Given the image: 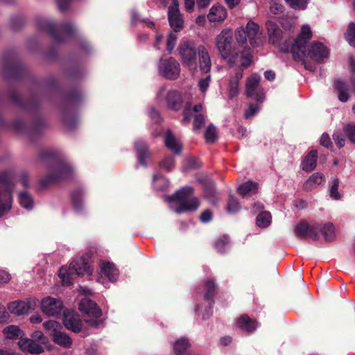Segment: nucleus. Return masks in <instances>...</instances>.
I'll return each mask as SVG.
<instances>
[{
	"label": "nucleus",
	"mask_w": 355,
	"mask_h": 355,
	"mask_svg": "<svg viewBox=\"0 0 355 355\" xmlns=\"http://www.w3.org/2000/svg\"><path fill=\"white\" fill-rule=\"evenodd\" d=\"M150 116L155 123H159L162 121L159 112L155 108L150 110Z\"/></svg>",
	"instance_id": "774afa93"
},
{
	"label": "nucleus",
	"mask_w": 355,
	"mask_h": 355,
	"mask_svg": "<svg viewBox=\"0 0 355 355\" xmlns=\"http://www.w3.org/2000/svg\"><path fill=\"white\" fill-rule=\"evenodd\" d=\"M136 148L138 153L139 159L141 163H144L146 158L149 155L148 148L146 144L138 141L136 143Z\"/></svg>",
	"instance_id": "4c0bfd02"
},
{
	"label": "nucleus",
	"mask_w": 355,
	"mask_h": 355,
	"mask_svg": "<svg viewBox=\"0 0 355 355\" xmlns=\"http://www.w3.org/2000/svg\"><path fill=\"white\" fill-rule=\"evenodd\" d=\"M61 315L64 317L62 323H64L67 329L73 333H78L82 331L83 322L76 313L73 311L66 310Z\"/></svg>",
	"instance_id": "9b49d317"
},
{
	"label": "nucleus",
	"mask_w": 355,
	"mask_h": 355,
	"mask_svg": "<svg viewBox=\"0 0 355 355\" xmlns=\"http://www.w3.org/2000/svg\"><path fill=\"white\" fill-rule=\"evenodd\" d=\"M230 243L229 237L227 235H223L218 240L216 241L215 248L218 253H224V248L226 245Z\"/></svg>",
	"instance_id": "c03bdc74"
},
{
	"label": "nucleus",
	"mask_w": 355,
	"mask_h": 355,
	"mask_svg": "<svg viewBox=\"0 0 355 355\" xmlns=\"http://www.w3.org/2000/svg\"><path fill=\"white\" fill-rule=\"evenodd\" d=\"M333 137L335 143L340 148L345 146V140L340 133H335Z\"/></svg>",
	"instance_id": "e2e57ef3"
},
{
	"label": "nucleus",
	"mask_w": 355,
	"mask_h": 355,
	"mask_svg": "<svg viewBox=\"0 0 355 355\" xmlns=\"http://www.w3.org/2000/svg\"><path fill=\"white\" fill-rule=\"evenodd\" d=\"M193 117V130H198L201 129L205 123V116L202 114H195Z\"/></svg>",
	"instance_id": "09e8293b"
},
{
	"label": "nucleus",
	"mask_w": 355,
	"mask_h": 355,
	"mask_svg": "<svg viewBox=\"0 0 355 355\" xmlns=\"http://www.w3.org/2000/svg\"><path fill=\"white\" fill-rule=\"evenodd\" d=\"M245 28L250 44L253 47H258L262 45L264 42V37L262 33L259 31L258 24L250 21L248 22Z\"/></svg>",
	"instance_id": "ddd939ff"
},
{
	"label": "nucleus",
	"mask_w": 355,
	"mask_h": 355,
	"mask_svg": "<svg viewBox=\"0 0 355 355\" xmlns=\"http://www.w3.org/2000/svg\"><path fill=\"white\" fill-rule=\"evenodd\" d=\"M193 193V187L186 186L179 189V200H184L190 198Z\"/></svg>",
	"instance_id": "603ef678"
},
{
	"label": "nucleus",
	"mask_w": 355,
	"mask_h": 355,
	"mask_svg": "<svg viewBox=\"0 0 355 355\" xmlns=\"http://www.w3.org/2000/svg\"><path fill=\"white\" fill-rule=\"evenodd\" d=\"M51 336L53 337V342L58 345L64 347H69L71 345V338L66 333L59 331L54 332V334H51Z\"/></svg>",
	"instance_id": "bb28decb"
},
{
	"label": "nucleus",
	"mask_w": 355,
	"mask_h": 355,
	"mask_svg": "<svg viewBox=\"0 0 355 355\" xmlns=\"http://www.w3.org/2000/svg\"><path fill=\"white\" fill-rule=\"evenodd\" d=\"M205 137L207 143L212 144L217 139L216 128L213 124H209L205 130Z\"/></svg>",
	"instance_id": "58836bf2"
},
{
	"label": "nucleus",
	"mask_w": 355,
	"mask_h": 355,
	"mask_svg": "<svg viewBox=\"0 0 355 355\" xmlns=\"http://www.w3.org/2000/svg\"><path fill=\"white\" fill-rule=\"evenodd\" d=\"M243 71H238L235 75L231 77L229 83V95L230 98H233L239 94V81L243 78Z\"/></svg>",
	"instance_id": "5701e85b"
},
{
	"label": "nucleus",
	"mask_w": 355,
	"mask_h": 355,
	"mask_svg": "<svg viewBox=\"0 0 355 355\" xmlns=\"http://www.w3.org/2000/svg\"><path fill=\"white\" fill-rule=\"evenodd\" d=\"M166 147L171 150L175 155L178 154V143L175 136L171 130H168L164 138Z\"/></svg>",
	"instance_id": "c85d7f7f"
},
{
	"label": "nucleus",
	"mask_w": 355,
	"mask_h": 355,
	"mask_svg": "<svg viewBox=\"0 0 355 355\" xmlns=\"http://www.w3.org/2000/svg\"><path fill=\"white\" fill-rule=\"evenodd\" d=\"M200 167V164L195 157H189L185 159L182 165L183 171H189Z\"/></svg>",
	"instance_id": "c9c22d12"
},
{
	"label": "nucleus",
	"mask_w": 355,
	"mask_h": 355,
	"mask_svg": "<svg viewBox=\"0 0 355 355\" xmlns=\"http://www.w3.org/2000/svg\"><path fill=\"white\" fill-rule=\"evenodd\" d=\"M319 232L322 234L325 241L331 242L335 240V227L331 223H326L323 225L320 224Z\"/></svg>",
	"instance_id": "393cba45"
},
{
	"label": "nucleus",
	"mask_w": 355,
	"mask_h": 355,
	"mask_svg": "<svg viewBox=\"0 0 355 355\" xmlns=\"http://www.w3.org/2000/svg\"><path fill=\"white\" fill-rule=\"evenodd\" d=\"M73 171L69 166H61L50 173L46 178L45 184L56 183L72 178Z\"/></svg>",
	"instance_id": "f8f14e48"
},
{
	"label": "nucleus",
	"mask_w": 355,
	"mask_h": 355,
	"mask_svg": "<svg viewBox=\"0 0 355 355\" xmlns=\"http://www.w3.org/2000/svg\"><path fill=\"white\" fill-rule=\"evenodd\" d=\"M101 271L105 277H108L112 282H115L119 275L117 268L111 262H103L101 266Z\"/></svg>",
	"instance_id": "b1692460"
},
{
	"label": "nucleus",
	"mask_w": 355,
	"mask_h": 355,
	"mask_svg": "<svg viewBox=\"0 0 355 355\" xmlns=\"http://www.w3.org/2000/svg\"><path fill=\"white\" fill-rule=\"evenodd\" d=\"M40 27L51 34L58 42L63 40L57 35L58 28L52 22H46L44 24H41Z\"/></svg>",
	"instance_id": "e433bc0d"
},
{
	"label": "nucleus",
	"mask_w": 355,
	"mask_h": 355,
	"mask_svg": "<svg viewBox=\"0 0 355 355\" xmlns=\"http://www.w3.org/2000/svg\"><path fill=\"white\" fill-rule=\"evenodd\" d=\"M259 110V107L258 105L250 104L247 110H245L244 116L245 119H250L253 116H254Z\"/></svg>",
	"instance_id": "6e6d98bb"
},
{
	"label": "nucleus",
	"mask_w": 355,
	"mask_h": 355,
	"mask_svg": "<svg viewBox=\"0 0 355 355\" xmlns=\"http://www.w3.org/2000/svg\"><path fill=\"white\" fill-rule=\"evenodd\" d=\"M179 355L184 353H190L191 343L188 337L182 336L179 338Z\"/></svg>",
	"instance_id": "ea45409f"
},
{
	"label": "nucleus",
	"mask_w": 355,
	"mask_h": 355,
	"mask_svg": "<svg viewBox=\"0 0 355 355\" xmlns=\"http://www.w3.org/2000/svg\"><path fill=\"white\" fill-rule=\"evenodd\" d=\"M176 60L173 58H170L163 63L161 71L165 78L174 80L176 78Z\"/></svg>",
	"instance_id": "6ab92c4d"
},
{
	"label": "nucleus",
	"mask_w": 355,
	"mask_h": 355,
	"mask_svg": "<svg viewBox=\"0 0 355 355\" xmlns=\"http://www.w3.org/2000/svg\"><path fill=\"white\" fill-rule=\"evenodd\" d=\"M3 333L6 338L10 340L21 338L24 335V331L18 326L15 325L6 327L3 329Z\"/></svg>",
	"instance_id": "cd10ccee"
},
{
	"label": "nucleus",
	"mask_w": 355,
	"mask_h": 355,
	"mask_svg": "<svg viewBox=\"0 0 355 355\" xmlns=\"http://www.w3.org/2000/svg\"><path fill=\"white\" fill-rule=\"evenodd\" d=\"M8 309L11 313L21 315L28 313L33 309L31 301H13L8 304Z\"/></svg>",
	"instance_id": "dca6fc26"
},
{
	"label": "nucleus",
	"mask_w": 355,
	"mask_h": 355,
	"mask_svg": "<svg viewBox=\"0 0 355 355\" xmlns=\"http://www.w3.org/2000/svg\"><path fill=\"white\" fill-rule=\"evenodd\" d=\"M153 187L156 191H163L168 185V180L158 175H155L153 180Z\"/></svg>",
	"instance_id": "f704fd0d"
},
{
	"label": "nucleus",
	"mask_w": 355,
	"mask_h": 355,
	"mask_svg": "<svg viewBox=\"0 0 355 355\" xmlns=\"http://www.w3.org/2000/svg\"><path fill=\"white\" fill-rule=\"evenodd\" d=\"M19 339L20 340L18 341L17 345L23 352H26L29 346H31V344L34 342L33 340L29 338H24L23 336Z\"/></svg>",
	"instance_id": "4d7b16f0"
},
{
	"label": "nucleus",
	"mask_w": 355,
	"mask_h": 355,
	"mask_svg": "<svg viewBox=\"0 0 355 355\" xmlns=\"http://www.w3.org/2000/svg\"><path fill=\"white\" fill-rule=\"evenodd\" d=\"M93 273L88 259L85 257H78L71 263L70 266H62L59 272V277L62 285L67 286L72 284L73 276L81 277L84 275L88 276Z\"/></svg>",
	"instance_id": "f03ea898"
},
{
	"label": "nucleus",
	"mask_w": 355,
	"mask_h": 355,
	"mask_svg": "<svg viewBox=\"0 0 355 355\" xmlns=\"http://www.w3.org/2000/svg\"><path fill=\"white\" fill-rule=\"evenodd\" d=\"M168 18L170 26L173 31L170 32L167 36L166 40V49L169 53H171L174 49L176 44V35L178 32V1L177 0L173 1L172 6H169L168 10Z\"/></svg>",
	"instance_id": "423d86ee"
},
{
	"label": "nucleus",
	"mask_w": 355,
	"mask_h": 355,
	"mask_svg": "<svg viewBox=\"0 0 355 355\" xmlns=\"http://www.w3.org/2000/svg\"><path fill=\"white\" fill-rule=\"evenodd\" d=\"M334 87L339 101L347 102L349 100V87L346 81L342 80L341 79L336 80L334 83Z\"/></svg>",
	"instance_id": "f3484780"
},
{
	"label": "nucleus",
	"mask_w": 355,
	"mask_h": 355,
	"mask_svg": "<svg viewBox=\"0 0 355 355\" xmlns=\"http://www.w3.org/2000/svg\"><path fill=\"white\" fill-rule=\"evenodd\" d=\"M11 208V201H0V217Z\"/></svg>",
	"instance_id": "0e129e2a"
},
{
	"label": "nucleus",
	"mask_w": 355,
	"mask_h": 355,
	"mask_svg": "<svg viewBox=\"0 0 355 355\" xmlns=\"http://www.w3.org/2000/svg\"><path fill=\"white\" fill-rule=\"evenodd\" d=\"M241 209L242 206L239 201H228L226 205L227 212L230 215L239 213Z\"/></svg>",
	"instance_id": "37998d69"
},
{
	"label": "nucleus",
	"mask_w": 355,
	"mask_h": 355,
	"mask_svg": "<svg viewBox=\"0 0 355 355\" xmlns=\"http://www.w3.org/2000/svg\"><path fill=\"white\" fill-rule=\"evenodd\" d=\"M42 311L49 316L58 317L66 311L62 302L60 299L53 297H46L42 301Z\"/></svg>",
	"instance_id": "9d476101"
},
{
	"label": "nucleus",
	"mask_w": 355,
	"mask_h": 355,
	"mask_svg": "<svg viewBox=\"0 0 355 355\" xmlns=\"http://www.w3.org/2000/svg\"><path fill=\"white\" fill-rule=\"evenodd\" d=\"M60 29H61L67 35H73L76 32V28L71 24H64L60 27Z\"/></svg>",
	"instance_id": "680f3d73"
},
{
	"label": "nucleus",
	"mask_w": 355,
	"mask_h": 355,
	"mask_svg": "<svg viewBox=\"0 0 355 355\" xmlns=\"http://www.w3.org/2000/svg\"><path fill=\"white\" fill-rule=\"evenodd\" d=\"M311 37L312 33L310 28L307 26H303L300 35L291 46V51L295 59L310 57L311 59L320 62L328 58L329 50L320 42L313 43L308 51H306V44Z\"/></svg>",
	"instance_id": "f257e3e1"
},
{
	"label": "nucleus",
	"mask_w": 355,
	"mask_h": 355,
	"mask_svg": "<svg viewBox=\"0 0 355 355\" xmlns=\"http://www.w3.org/2000/svg\"><path fill=\"white\" fill-rule=\"evenodd\" d=\"M236 40L239 43H244L248 39L246 28L245 29L239 30L236 35Z\"/></svg>",
	"instance_id": "bf43d9fd"
},
{
	"label": "nucleus",
	"mask_w": 355,
	"mask_h": 355,
	"mask_svg": "<svg viewBox=\"0 0 355 355\" xmlns=\"http://www.w3.org/2000/svg\"><path fill=\"white\" fill-rule=\"evenodd\" d=\"M318 152L316 150H310L302 162V168L306 172H311L317 166Z\"/></svg>",
	"instance_id": "a211bd4d"
},
{
	"label": "nucleus",
	"mask_w": 355,
	"mask_h": 355,
	"mask_svg": "<svg viewBox=\"0 0 355 355\" xmlns=\"http://www.w3.org/2000/svg\"><path fill=\"white\" fill-rule=\"evenodd\" d=\"M257 189L258 184L252 181L245 182L237 188L238 192L243 198L257 193Z\"/></svg>",
	"instance_id": "a878e982"
},
{
	"label": "nucleus",
	"mask_w": 355,
	"mask_h": 355,
	"mask_svg": "<svg viewBox=\"0 0 355 355\" xmlns=\"http://www.w3.org/2000/svg\"><path fill=\"white\" fill-rule=\"evenodd\" d=\"M232 42L233 34L230 29H224L216 36V47L223 59H227L234 55Z\"/></svg>",
	"instance_id": "39448f33"
},
{
	"label": "nucleus",
	"mask_w": 355,
	"mask_h": 355,
	"mask_svg": "<svg viewBox=\"0 0 355 355\" xmlns=\"http://www.w3.org/2000/svg\"><path fill=\"white\" fill-rule=\"evenodd\" d=\"M270 12L273 14L282 12L283 6L277 3H272L270 6Z\"/></svg>",
	"instance_id": "338daca9"
},
{
	"label": "nucleus",
	"mask_w": 355,
	"mask_h": 355,
	"mask_svg": "<svg viewBox=\"0 0 355 355\" xmlns=\"http://www.w3.org/2000/svg\"><path fill=\"white\" fill-rule=\"evenodd\" d=\"M14 184L10 176L3 173L0 174V200H12Z\"/></svg>",
	"instance_id": "4468645a"
},
{
	"label": "nucleus",
	"mask_w": 355,
	"mask_h": 355,
	"mask_svg": "<svg viewBox=\"0 0 355 355\" xmlns=\"http://www.w3.org/2000/svg\"><path fill=\"white\" fill-rule=\"evenodd\" d=\"M320 144L326 148L331 146L332 143L328 134L324 133L322 135Z\"/></svg>",
	"instance_id": "69168bd1"
},
{
	"label": "nucleus",
	"mask_w": 355,
	"mask_h": 355,
	"mask_svg": "<svg viewBox=\"0 0 355 355\" xmlns=\"http://www.w3.org/2000/svg\"><path fill=\"white\" fill-rule=\"evenodd\" d=\"M198 48L193 41H182L179 46V58L183 67L194 71L196 69Z\"/></svg>",
	"instance_id": "20e7f679"
},
{
	"label": "nucleus",
	"mask_w": 355,
	"mask_h": 355,
	"mask_svg": "<svg viewBox=\"0 0 355 355\" xmlns=\"http://www.w3.org/2000/svg\"><path fill=\"white\" fill-rule=\"evenodd\" d=\"M324 182V177L320 173H315L311 175L309 179L305 182V187L308 189H311L313 187H315L320 184H322Z\"/></svg>",
	"instance_id": "c756f323"
},
{
	"label": "nucleus",
	"mask_w": 355,
	"mask_h": 355,
	"mask_svg": "<svg viewBox=\"0 0 355 355\" xmlns=\"http://www.w3.org/2000/svg\"><path fill=\"white\" fill-rule=\"evenodd\" d=\"M200 221L204 223L211 222L212 220V212L210 209H206L200 214Z\"/></svg>",
	"instance_id": "052dcab7"
},
{
	"label": "nucleus",
	"mask_w": 355,
	"mask_h": 355,
	"mask_svg": "<svg viewBox=\"0 0 355 355\" xmlns=\"http://www.w3.org/2000/svg\"><path fill=\"white\" fill-rule=\"evenodd\" d=\"M294 9L304 10L306 8L309 0H285Z\"/></svg>",
	"instance_id": "de8ad7c7"
},
{
	"label": "nucleus",
	"mask_w": 355,
	"mask_h": 355,
	"mask_svg": "<svg viewBox=\"0 0 355 355\" xmlns=\"http://www.w3.org/2000/svg\"><path fill=\"white\" fill-rule=\"evenodd\" d=\"M78 309L83 314L90 318L85 320L89 327H98L103 322V320L100 319L102 315V311L95 301L83 298L79 302Z\"/></svg>",
	"instance_id": "7ed1b4c3"
},
{
	"label": "nucleus",
	"mask_w": 355,
	"mask_h": 355,
	"mask_svg": "<svg viewBox=\"0 0 355 355\" xmlns=\"http://www.w3.org/2000/svg\"><path fill=\"white\" fill-rule=\"evenodd\" d=\"M43 327L45 330L51 331V334L59 331L61 328L60 324L55 320H47L43 323Z\"/></svg>",
	"instance_id": "49530a36"
},
{
	"label": "nucleus",
	"mask_w": 355,
	"mask_h": 355,
	"mask_svg": "<svg viewBox=\"0 0 355 355\" xmlns=\"http://www.w3.org/2000/svg\"><path fill=\"white\" fill-rule=\"evenodd\" d=\"M204 198L207 199L218 198V194L216 190L214 183L211 181H207L203 185Z\"/></svg>",
	"instance_id": "7c9ffc66"
},
{
	"label": "nucleus",
	"mask_w": 355,
	"mask_h": 355,
	"mask_svg": "<svg viewBox=\"0 0 355 355\" xmlns=\"http://www.w3.org/2000/svg\"><path fill=\"white\" fill-rule=\"evenodd\" d=\"M266 27L269 40L272 44H277L282 39V31L274 22L269 21L266 22Z\"/></svg>",
	"instance_id": "412c9836"
},
{
	"label": "nucleus",
	"mask_w": 355,
	"mask_h": 355,
	"mask_svg": "<svg viewBox=\"0 0 355 355\" xmlns=\"http://www.w3.org/2000/svg\"><path fill=\"white\" fill-rule=\"evenodd\" d=\"M344 132L349 141L355 144V124L349 123L344 128Z\"/></svg>",
	"instance_id": "3c124183"
},
{
	"label": "nucleus",
	"mask_w": 355,
	"mask_h": 355,
	"mask_svg": "<svg viewBox=\"0 0 355 355\" xmlns=\"http://www.w3.org/2000/svg\"><path fill=\"white\" fill-rule=\"evenodd\" d=\"M200 205L199 201H179V213L195 211Z\"/></svg>",
	"instance_id": "2f4dec72"
},
{
	"label": "nucleus",
	"mask_w": 355,
	"mask_h": 355,
	"mask_svg": "<svg viewBox=\"0 0 355 355\" xmlns=\"http://www.w3.org/2000/svg\"><path fill=\"white\" fill-rule=\"evenodd\" d=\"M260 76L257 73L248 77L245 83V94L248 97H253L256 101L261 103L265 99V93L260 87Z\"/></svg>",
	"instance_id": "0eeeda50"
},
{
	"label": "nucleus",
	"mask_w": 355,
	"mask_h": 355,
	"mask_svg": "<svg viewBox=\"0 0 355 355\" xmlns=\"http://www.w3.org/2000/svg\"><path fill=\"white\" fill-rule=\"evenodd\" d=\"M198 67L200 71L205 74L210 73L211 59L208 49L204 45L198 46Z\"/></svg>",
	"instance_id": "2eb2a0df"
},
{
	"label": "nucleus",
	"mask_w": 355,
	"mask_h": 355,
	"mask_svg": "<svg viewBox=\"0 0 355 355\" xmlns=\"http://www.w3.org/2000/svg\"><path fill=\"white\" fill-rule=\"evenodd\" d=\"M320 223H315L312 225L306 220H302L295 227V234L301 239L311 238L314 241L319 240Z\"/></svg>",
	"instance_id": "1a4fd4ad"
},
{
	"label": "nucleus",
	"mask_w": 355,
	"mask_h": 355,
	"mask_svg": "<svg viewBox=\"0 0 355 355\" xmlns=\"http://www.w3.org/2000/svg\"><path fill=\"white\" fill-rule=\"evenodd\" d=\"M32 340H33L35 342H40V343L42 344H45L46 342H48V338L45 337L42 331H34L32 335Z\"/></svg>",
	"instance_id": "13d9d810"
},
{
	"label": "nucleus",
	"mask_w": 355,
	"mask_h": 355,
	"mask_svg": "<svg viewBox=\"0 0 355 355\" xmlns=\"http://www.w3.org/2000/svg\"><path fill=\"white\" fill-rule=\"evenodd\" d=\"M218 289L216 282L213 279H207L204 283V300L207 303V307L202 312V320H207L212 315L214 301L213 298L216 295Z\"/></svg>",
	"instance_id": "6e6552de"
},
{
	"label": "nucleus",
	"mask_w": 355,
	"mask_h": 355,
	"mask_svg": "<svg viewBox=\"0 0 355 355\" xmlns=\"http://www.w3.org/2000/svg\"><path fill=\"white\" fill-rule=\"evenodd\" d=\"M202 109V105L201 104L196 105L191 108L190 106L187 107L183 111V119L182 123H189L191 121V118L193 116V113L198 114L200 110Z\"/></svg>",
	"instance_id": "72a5a7b5"
},
{
	"label": "nucleus",
	"mask_w": 355,
	"mask_h": 355,
	"mask_svg": "<svg viewBox=\"0 0 355 355\" xmlns=\"http://www.w3.org/2000/svg\"><path fill=\"white\" fill-rule=\"evenodd\" d=\"M339 180L336 177L332 178V185L330 189V196L334 198H340L341 196L338 193Z\"/></svg>",
	"instance_id": "8fccbe9b"
},
{
	"label": "nucleus",
	"mask_w": 355,
	"mask_h": 355,
	"mask_svg": "<svg viewBox=\"0 0 355 355\" xmlns=\"http://www.w3.org/2000/svg\"><path fill=\"white\" fill-rule=\"evenodd\" d=\"M345 37L351 46H355V22L349 24Z\"/></svg>",
	"instance_id": "a19ab883"
},
{
	"label": "nucleus",
	"mask_w": 355,
	"mask_h": 355,
	"mask_svg": "<svg viewBox=\"0 0 355 355\" xmlns=\"http://www.w3.org/2000/svg\"><path fill=\"white\" fill-rule=\"evenodd\" d=\"M178 98V94L176 91H171L168 93L166 96V102L168 107L176 110V100Z\"/></svg>",
	"instance_id": "a18cd8bd"
},
{
	"label": "nucleus",
	"mask_w": 355,
	"mask_h": 355,
	"mask_svg": "<svg viewBox=\"0 0 355 355\" xmlns=\"http://www.w3.org/2000/svg\"><path fill=\"white\" fill-rule=\"evenodd\" d=\"M206 75L207 76L205 78H201L198 81L199 89L203 93L207 90L208 87H209V83L211 82L210 73H209L208 74Z\"/></svg>",
	"instance_id": "864d4df0"
},
{
	"label": "nucleus",
	"mask_w": 355,
	"mask_h": 355,
	"mask_svg": "<svg viewBox=\"0 0 355 355\" xmlns=\"http://www.w3.org/2000/svg\"><path fill=\"white\" fill-rule=\"evenodd\" d=\"M175 160L173 156L167 155L160 162V167L167 171H171L175 167Z\"/></svg>",
	"instance_id": "79ce46f5"
},
{
	"label": "nucleus",
	"mask_w": 355,
	"mask_h": 355,
	"mask_svg": "<svg viewBox=\"0 0 355 355\" xmlns=\"http://www.w3.org/2000/svg\"><path fill=\"white\" fill-rule=\"evenodd\" d=\"M271 220L270 212L262 211L258 214L256 219V223L259 227L266 228L269 225Z\"/></svg>",
	"instance_id": "473e14b6"
},
{
	"label": "nucleus",
	"mask_w": 355,
	"mask_h": 355,
	"mask_svg": "<svg viewBox=\"0 0 355 355\" xmlns=\"http://www.w3.org/2000/svg\"><path fill=\"white\" fill-rule=\"evenodd\" d=\"M226 17V10L222 6H213L207 15V18L211 22L222 21Z\"/></svg>",
	"instance_id": "aec40b11"
},
{
	"label": "nucleus",
	"mask_w": 355,
	"mask_h": 355,
	"mask_svg": "<svg viewBox=\"0 0 355 355\" xmlns=\"http://www.w3.org/2000/svg\"><path fill=\"white\" fill-rule=\"evenodd\" d=\"M28 353L32 354H40L44 352V347L41 346L40 344L33 341L31 346L28 348L27 351Z\"/></svg>",
	"instance_id": "5fc2aeb1"
},
{
	"label": "nucleus",
	"mask_w": 355,
	"mask_h": 355,
	"mask_svg": "<svg viewBox=\"0 0 355 355\" xmlns=\"http://www.w3.org/2000/svg\"><path fill=\"white\" fill-rule=\"evenodd\" d=\"M236 326L245 331L251 332L256 329L257 322L251 319L248 315L243 314L236 321Z\"/></svg>",
	"instance_id": "4be33fe9"
}]
</instances>
